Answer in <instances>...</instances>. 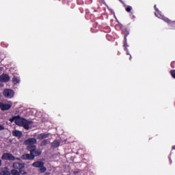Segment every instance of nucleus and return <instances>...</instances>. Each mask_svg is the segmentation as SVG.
Here are the masks:
<instances>
[{
	"mask_svg": "<svg viewBox=\"0 0 175 175\" xmlns=\"http://www.w3.org/2000/svg\"><path fill=\"white\" fill-rule=\"evenodd\" d=\"M2 165V161L0 160V166Z\"/></svg>",
	"mask_w": 175,
	"mask_h": 175,
	"instance_id": "26",
	"label": "nucleus"
},
{
	"mask_svg": "<svg viewBox=\"0 0 175 175\" xmlns=\"http://www.w3.org/2000/svg\"><path fill=\"white\" fill-rule=\"evenodd\" d=\"M46 137H49V134L41 133L38 135L37 139L42 140L43 139H46Z\"/></svg>",
	"mask_w": 175,
	"mask_h": 175,
	"instance_id": "12",
	"label": "nucleus"
},
{
	"mask_svg": "<svg viewBox=\"0 0 175 175\" xmlns=\"http://www.w3.org/2000/svg\"><path fill=\"white\" fill-rule=\"evenodd\" d=\"M5 127L3 125L0 124V131H3Z\"/></svg>",
	"mask_w": 175,
	"mask_h": 175,
	"instance_id": "22",
	"label": "nucleus"
},
{
	"mask_svg": "<svg viewBox=\"0 0 175 175\" xmlns=\"http://www.w3.org/2000/svg\"><path fill=\"white\" fill-rule=\"evenodd\" d=\"M25 166V163L21 162H16L14 163L13 164V167L14 169H19L20 170H21V169H23L24 167Z\"/></svg>",
	"mask_w": 175,
	"mask_h": 175,
	"instance_id": "8",
	"label": "nucleus"
},
{
	"mask_svg": "<svg viewBox=\"0 0 175 175\" xmlns=\"http://www.w3.org/2000/svg\"><path fill=\"white\" fill-rule=\"evenodd\" d=\"M170 24H171V25H175V22H172Z\"/></svg>",
	"mask_w": 175,
	"mask_h": 175,
	"instance_id": "24",
	"label": "nucleus"
},
{
	"mask_svg": "<svg viewBox=\"0 0 175 175\" xmlns=\"http://www.w3.org/2000/svg\"><path fill=\"white\" fill-rule=\"evenodd\" d=\"M32 166H33V167H41L44 166V163H43V161H36L32 164Z\"/></svg>",
	"mask_w": 175,
	"mask_h": 175,
	"instance_id": "9",
	"label": "nucleus"
},
{
	"mask_svg": "<svg viewBox=\"0 0 175 175\" xmlns=\"http://www.w3.org/2000/svg\"><path fill=\"white\" fill-rule=\"evenodd\" d=\"M154 9L156 10V12H154L156 17H158V18H161L162 20H164L165 23H170V21L167 18H165L162 15V14H161L159 10L157 8L156 5H154Z\"/></svg>",
	"mask_w": 175,
	"mask_h": 175,
	"instance_id": "4",
	"label": "nucleus"
},
{
	"mask_svg": "<svg viewBox=\"0 0 175 175\" xmlns=\"http://www.w3.org/2000/svg\"><path fill=\"white\" fill-rule=\"evenodd\" d=\"M173 65H174V62L171 64V66H172V68H174V66H173Z\"/></svg>",
	"mask_w": 175,
	"mask_h": 175,
	"instance_id": "25",
	"label": "nucleus"
},
{
	"mask_svg": "<svg viewBox=\"0 0 175 175\" xmlns=\"http://www.w3.org/2000/svg\"><path fill=\"white\" fill-rule=\"evenodd\" d=\"M40 172H41V173H44V172H46V170H47V168H46L45 167H44V165H43L42 167H40Z\"/></svg>",
	"mask_w": 175,
	"mask_h": 175,
	"instance_id": "16",
	"label": "nucleus"
},
{
	"mask_svg": "<svg viewBox=\"0 0 175 175\" xmlns=\"http://www.w3.org/2000/svg\"><path fill=\"white\" fill-rule=\"evenodd\" d=\"M11 174L12 175H20V172H18V171L16 170H12L11 171Z\"/></svg>",
	"mask_w": 175,
	"mask_h": 175,
	"instance_id": "17",
	"label": "nucleus"
},
{
	"mask_svg": "<svg viewBox=\"0 0 175 175\" xmlns=\"http://www.w3.org/2000/svg\"><path fill=\"white\" fill-rule=\"evenodd\" d=\"M172 149H173V150H175V146H174V147L172 148Z\"/></svg>",
	"mask_w": 175,
	"mask_h": 175,
	"instance_id": "27",
	"label": "nucleus"
},
{
	"mask_svg": "<svg viewBox=\"0 0 175 175\" xmlns=\"http://www.w3.org/2000/svg\"><path fill=\"white\" fill-rule=\"evenodd\" d=\"M37 142L36 139L30 138L25 142V144L27 146V150L29 151V150H35L36 148L35 144H36Z\"/></svg>",
	"mask_w": 175,
	"mask_h": 175,
	"instance_id": "3",
	"label": "nucleus"
},
{
	"mask_svg": "<svg viewBox=\"0 0 175 175\" xmlns=\"http://www.w3.org/2000/svg\"><path fill=\"white\" fill-rule=\"evenodd\" d=\"M124 46H126L125 43H124Z\"/></svg>",
	"mask_w": 175,
	"mask_h": 175,
	"instance_id": "28",
	"label": "nucleus"
},
{
	"mask_svg": "<svg viewBox=\"0 0 175 175\" xmlns=\"http://www.w3.org/2000/svg\"><path fill=\"white\" fill-rule=\"evenodd\" d=\"M3 103H0V109L2 110V107H3Z\"/></svg>",
	"mask_w": 175,
	"mask_h": 175,
	"instance_id": "23",
	"label": "nucleus"
},
{
	"mask_svg": "<svg viewBox=\"0 0 175 175\" xmlns=\"http://www.w3.org/2000/svg\"><path fill=\"white\" fill-rule=\"evenodd\" d=\"M49 143V141L47 139H45L41 142V146H46Z\"/></svg>",
	"mask_w": 175,
	"mask_h": 175,
	"instance_id": "18",
	"label": "nucleus"
},
{
	"mask_svg": "<svg viewBox=\"0 0 175 175\" xmlns=\"http://www.w3.org/2000/svg\"><path fill=\"white\" fill-rule=\"evenodd\" d=\"M19 172L21 173V174H27V172L23 170H21Z\"/></svg>",
	"mask_w": 175,
	"mask_h": 175,
	"instance_id": "20",
	"label": "nucleus"
},
{
	"mask_svg": "<svg viewBox=\"0 0 175 175\" xmlns=\"http://www.w3.org/2000/svg\"><path fill=\"white\" fill-rule=\"evenodd\" d=\"M3 95L5 98H13L14 96V91L10 89H5L3 91Z\"/></svg>",
	"mask_w": 175,
	"mask_h": 175,
	"instance_id": "5",
	"label": "nucleus"
},
{
	"mask_svg": "<svg viewBox=\"0 0 175 175\" xmlns=\"http://www.w3.org/2000/svg\"><path fill=\"white\" fill-rule=\"evenodd\" d=\"M2 159H5L6 161H16V157L10 153H5L2 156Z\"/></svg>",
	"mask_w": 175,
	"mask_h": 175,
	"instance_id": "6",
	"label": "nucleus"
},
{
	"mask_svg": "<svg viewBox=\"0 0 175 175\" xmlns=\"http://www.w3.org/2000/svg\"><path fill=\"white\" fill-rule=\"evenodd\" d=\"M30 154H25L22 156L23 159H35V157H39L42 151L36 149L29 150Z\"/></svg>",
	"mask_w": 175,
	"mask_h": 175,
	"instance_id": "2",
	"label": "nucleus"
},
{
	"mask_svg": "<svg viewBox=\"0 0 175 175\" xmlns=\"http://www.w3.org/2000/svg\"><path fill=\"white\" fill-rule=\"evenodd\" d=\"M12 83L14 84H20V77H17V75L14 74V77L12 78Z\"/></svg>",
	"mask_w": 175,
	"mask_h": 175,
	"instance_id": "10",
	"label": "nucleus"
},
{
	"mask_svg": "<svg viewBox=\"0 0 175 175\" xmlns=\"http://www.w3.org/2000/svg\"><path fill=\"white\" fill-rule=\"evenodd\" d=\"M10 122H14L18 126H23L25 129H29V126L32 125V121L27 120L20 116H13L10 119Z\"/></svg>",
	"mask_w": 175,
	"mask_h": 175,
	"instance_id": "1",
	"label": "nucleus"
},
{
	"mask_svg": "<svg viewBox=\"0 0 175 175\" xmlns=\"http://www.w3.org/2000/svg\"><path fill=\"white\" fill-rule=\"evenodd\" d=\"M13 136H15L16 137H21L23 136V133L20 131L15 130L12 131Z\"/></svg>",
	"mask_w": 175,
	"mask_h": 175,
	"instance_id": "11",
	"label": "nucleus"
},
{
	"mask_svg": "<svg viewBox=\"0 0 175 175\" xmlns=\"http://www.w3.org/2000/svg\"><path fill=\"white\" fill-rule=\"evenodd\" d=\"M1 175H10V172L8 170V168L5 167V170H3L1 173Z\"/></svg>",
	"mask_w": 175,
	"mask_h": 175,
	"instance_id": "14",
	"label": "nucleus"
},
{
	"mask_svg": "<svg viewBox=\"0 0 175 175\" xmlns=\"http://www.w3.org/2000/svg\"><path fill=\"white\" fill-rule=\"evenodd\" d=\"M131 10H132V7H128L127 8H126V11L128 12H131Z\"/></svg>",
	"mask_w": 175,
	"mask_h": 175,
	"instance_id": "21",
	"label": "nucleus"
},
{
	"mask_svg": "<svg viewBox=\"0 0 175 175\" xmlns=\"http://www.w3.org/2000/svg\"><path fill=\"white\" fill-rule=\"evenodd\" d=\"M10 80V77L8 75L3 74L0 76V81L1 83H8Z\"/></svg>",
	"mask_w": 175,
	"mask_h": 175,
	"instance_id": "7",
	"label": "nucleus"
},
{
	"mask_svg": "<svg viewBox=\"0 0 175 175\" xmlns=\"http://www.w3.org/2000/svg\"><path fill=\"white\" fill-rule=\"evenodd\" d=\"M52 146L57 148L59 146V142L58 140H55L53 144H52Z\"/></svg>",
	"mask_w": 175,
	"mask_h": 175,
	"instance_id": "15",
	"label": "nucleus"
},
{
	"mask_svg": "<svg viewBox=\"0 0 175 175\" xmlns=\"http://www.w3.org/2000/svg\"><path fill=\"white\" fill-rule=\"evenodd\" d=\"M12 107V104H3V107L1 108V110L5 111V110H9Z\"/></svg>",
	"mask_w": 175,
	"mask_h": 175,
	"instance_id": "13",
	"label": "nucleus"
},
{
	"mask_svg": "<svg viewBox=\"0 0 175 175\" xmlns=\"http://www.w3.org/2000/svg\"><path fill=\"white\" fill-rule=\"evenodd\" d=\"M170 73H171L172 77L174 79H175V70H172L170 71Z\"/></svg>",
	"mask_w": 175,
	"mask_h": 175,
	"instance_id": "19",
	"label": "nucleus"
}]
</instances>
